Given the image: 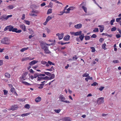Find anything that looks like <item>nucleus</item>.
I'll use <instances>...</instances> for the list:
<instances>
[{"instance_id": "44", "label": "nucleus", "mask_w": 121, "mask_h": 121, "mask_svg": "<svg viewBox=\"0 0 121 121\" xmlns=\"http://www.w3.org/2000/svg\"><path fill=\"white\" fill-rule=\"evenodd\" d=\"M89 74L88 73H85L83 74L82 75V76L83 77H87L88 76Z\"/></svg>"}, {"instance_id": "59", "label": "nucleus", "mask_w": 121, "mask_h": 121, "mask_svg": "<svg viewBox=\"0 0 121 121\" xmlns=\"http://www.w3.org/2000/svg\"><path fill=\"white\" fill-rule=\"evenodd\" d=\"M99 29L100 30V32H102L103 31V30L104 29V27L102 28H100Z\"/></svg>"}, {"instance_id": "2", "label": "nucleus", "mask_w": 121, "mask_h": 121, "mask_svg": "<svg viewBox=\"0 0 121 121\" xmlns=\"http://www.w3.org/2000/svg\"><path fill=\"white\" fill-rule=\"evenodd\" d=\"M41 48L43 50L44 52L46 54H49L51 53V52L48 49V47H46L45 45H43L41 46Z\"/></svg>"}, {"instance_id": "41", "label": "nucleus", "mask_w": 121, "mask_h": 121, "mask_svg": "<svg viewBox=\"0 0 121 121\" xmlns=\"http://www.w3.org/2000/svg\"><path fill=\"white\" fill-rule=\"evenodd\" d=\"M12 15H8L7 16H6V20H7L8 18L9 17H12Z\"/></svg>"}, {"instance_id": "48", "label": "nucleus", "mask_w": 121, "mask_h": 121, "mask_svg": "<svg viewBox=\"0 0 121 121\" xmlns=\"http://www.w3.org/2000/svg\"><path fill=\"white\" fill-rule=\"evenodd\" d=\"M15 89L13 87L12 88L10 89V91L13 93L15 91Z\"/></svg>"}, {"instance_id": "50", "label": "nucleus", "mask_w": 121, "mask_h": 121, "mask_svg": "<svg viewBox=\"0 0 121 121\" xmlns=\"http://www.w3.org/2000/svg\"><path fill=\"white\" fill-rule=\"evenodd\" d=\"M70 10H73L74 9H75V7L73 6H71L69 7Z\"/></svg>"}, {"instance_id": "39", "label": "nucleus", "mask_w": 121, "mask_h": 121, "mask_svg": "<svg viewBox=\"0 0 121 121\" xmlns=\"http://www.w3.org/2000/svg\"><path fill=\"white\" fill-rule=\"evenodd\" d=\"M94 32H98L99 31L98 29L97 28H95L93 30Z\"/></svg>"}, {"instance_id": "28", "label": "nucleus", "mask_w": 121, "mask_h": 121, "mask_svg": "<svg viewBox=\"0 0 121 121\" xmlns=\"http://www.w3.org/2000/svg\"><path fill=\"white\" fill-rule=\"evenodd\" d=\"M82 8L84 11L86 13L87 12V8L84 6H82Z\"/></svg>"}, {"instance_id": "58", "label": "nucleus", "mask_w": 121, "mask_h": 121, "mask_svg": "<svg viewBox=\"0 0 121 121\" xmlns=\"http://www.w3.org/2000/svg\"><path fill=\"white\" fill-rule=\"evenodd\" d=\"M29 30L30 31V34H31L32 35L33 34L34 32L32 30L29 29Z\"/></svg>"}, {"instance_id": "18", "label": "nucleus", "mask_w": 121, "mask_h": 121, "mask_svg": "<svg viewBox=\"0 0 121 121\" xmlns=\"http://www.w3.org/2000/svg\"><path fill=\"white\" fill-rule=\"evenodd\" d=\"M79 38L80 39L81 41H82L84 37V35L83 34L82 35H79Z\"/></svg>"}, {"instance_id": "55", "label": "nucleus", "mask_w": 121, "mask_h": 121, "mask_svg": "<svg viewBox=\"0 0 121 121\" xmlns=\"http://www.w3.org/2000/svg\"><path fill=\"white\" fill-rule=\"evenodd\" d=\"M86 4V3L85 2H83L80 4V6H82H82H84V5H85Z\"/></svg>"}, {"instance_id": "62", "label": "nucleus", "mask_w": 121, "mask_h": 121, "mask_svg": "<svg viewBox=\"0 0 121 121\" xmlns=\"http://www.w3.org/2000/svg\"><path fill=\"white\" fill-rule=\"evenodd\" d=\"M116 36L117 38H119L121 37V36L119 34H118L116 35Z\"/></svg>"}, {"instance_id": "40", "label": "nucleus", "mask_w": 121, "mask_h": 121, "mask_svg": "<svg viewBox=\"0 0 121 121\" xmlns=\"http://www.w3.org/2000/svg\"><path fill=\"white\" fill-rule=\"evenodd\" d=\"M92 50L91 52H94L95 51V48L93 47H91L90 48Z\"/></svg>"}, {"instance_id": "57", "label": "nucleus", "mask_w": 121, "mask_h": 121, "mask_svg": "<svg viewBox=\"0 0 121 121\" xmlns=\"http://www.w3.org/2000/svg\"><path fill=\"white\" fill-rule=\"evenodd\" d=\"M3 91L4 92V95H6L7 94L8 91H7L4 90Z\"/></svg>"}, {"instance_id": "45", "label": "nucleus", "mask_w": 121, "mask_h": 121, "mask_svg": "<svg viewBox=\"0 0 121 121\" xmlns=\"http://www.w3.org/2000/svg\"><path fill=\"white\" fill-rule=\"evenodd\" d=\"M98 85V83L96 82H94L93 83L91 84V86H95L96 85Z\"/></svg>"}, {"instance_id": "11", "label": "nucleus", "mask_w": 121, "mask_h": 121, "mask_svg": "<svg viewBox=\"0 0 121 121\" xmlns=\"http://www.w3.org/2000/svg\"><path fill=\"white\" fill-rule=\"evenodd\" d=\"M20 26L24 31H26V26L24 24L21 25Z\"/></svg>"}, {"instance_id": "10", "label": "nucleus", "mask_w": 121, "mask_h": 121, "mask_svg": "<svg viewBox=\"0 0 121 121\" xmlns=\"http://www.w3.org/2000/svg\"><path fill=\"white\" fill-rule=\"evenodd\" d=\"M70 36L67 35L64 37L63 39L65 41H68L70 39Z\"/></svg>"}, {"instance_id": "35", "label": "nucleus", "mask_w": 121, "mask_h": 121, "mask_svg": "<svg viewBox=\"0 0 121 121\" xmlns=\"http://www.w3.org/2000/svg\"><path fill=\"white\" fill-rule=\"evenodd\" d=\"M39 74H38L37 73H35L34 75V78H36L37 77H39Z\"/></svg>"}, {"instance_id": "16", "label": "nucleus", "mask_w": 121, "mask_h": 121, "mask_svg": "<svg viewBox=\"0 0 121 121\" xmlns=\"http://www.w3.org/2000/svg\"><path fill=\"white\" fill-rule=\"evenodd\" d=\"M63 121H71V120L70 119V117H66L64 118Z\"/></svg>"}, {"instance_id": "21", "label": "nucleus", "mask_w": 121, "mask_h": 121, "mask_svg": "<svg viewBox=\"0 0 121 121\" xmlns=\"http://www.w3.org/2000/svg\"><path fill=\"white\" fill-rule=\"evenodd\" d=\"M14 8L13 6L12 5H11L8 6L7 8L9 9H13Z\"/></svg>"}, {"instance_id": "49", "label": "nucleus", "mask_w": 121, "mask_h": 121, "mask_svg": "<svg viewBox=\"0 0 121 121\" xmlns=\"http://www.w3.org/2000/svg\"><path fill=\"white\" fill-rule=\"evenodd\" d=\"M45 30L48 33H49L50 32V30L48 28H45Z\"/></svg>"}, {"instance_id": "25", "label": "nucleus", "mask_w": 121, "mask_h": 121, "mask_svg": "<svg viewBox=\"0 0 121 121\" xmlns=\"http://www.w3.org/2000/svg\"><path fill=\"white\" fill-rule=\"evenodd\" d=\"M44 85V83H42L40 84H39L40 86L38 87V88L39 89H42L43 87V86Z\"/></svg>"}, {"instance_id": "31", "label": "nucleus", "mask_w": 121, "mask_h": 121, "mask_svg": "<svg viewBox=\"0 0 121 121\" xmlns=\"http://www.w3.org/2000/svg\"><path fill=\"white\" fill-rule=\"evenodd\" d=\"M53 4L52 2H51L49 4V5L48 6V7L52 8Z\"/></svg>"}, {"instance_id": "17", "label": "nucleus", "mask_w": 121, "mask_h": 121, "mask_svg": "<svg viewBox=\"0 0 121 121\" xmlns=\"http://www.w3.org/2000/svg\"><path fill=\"white\" fill-rule=\"evenodd\" d=\"M52 18L49 16H48L46 19L45 23H47L50 20L52 19Z\"/></svg>"}, {"instance_id": "23", "label": "nucleus", "mask_w": 121, "mask_h": 121, "mask_svg": "<svg viewBox=\"0 0 121 121\" xmlns=\"http://www.w3.org/2000/svg\"><path fill=\"white\" fill-rule=\"evenodd\" d=\"M45 45L46 47H48L47 45L48 46H50V44H47V43H41L40 44V46H42L43 45Z\"/></svg>"}, {"instance_id": "6", "label": "nucleus", "mask_w": 121, "mask_h": 121, "mask_svg": "<svg viewBox=\"0 0 121 121\" xmlns=\"http://www.w3.org/2000/svg\"><path fill=\"white\" fill-rule=\"evenodd\" d=\"M59 98L60 99V101L62 102H63L65 100V98L62 95H59Z\"/></svg>"}, {"instance_id": "5", "label": "nucleus", "mask_w": 121, "mask_h": 121, "mask_svg": "<svg viewBox=\"0 0 121 121\" xmlns=\"http://www.w3.org/2000/svg\"><path fill=\"white\" fill-rule=\"evenodd\" d=\"M6 15L4 14L2 15L0 17V19L1 21H4L6 20Z\"/></svg>"}, {"instance_id": "20", "label": "nucleus", "mask_w": 121, "mask_h": 121, "mask_svg": "<svg viewBox=\"0 0 121 121\" xmlns=\"http://www.w3.org/2000/svg\"><path fill=\"white\" fill-rule=\"evenodd\" d=\"M31 112H29L27 113L23 114L21 115V116L22 117L27 116L31 114Z\"/></svg>"}, {"instance_id": "29", "label": "nucleus", "mask_w": 121, "mask_h": 121, "mask_svg": "<svg viewBox=\"0 0 121 121\" xmlns=\"http://www.w3.org/2000/svg\"><path fill=\"white\" fill-rule=\"evenodd\" d=\"M5 76L7 78H9L10 77V74L8 73H5Z\"/></svg>"}, {"instance_id": "54", "label": "nucleus", "mask_w": 121, "mask_h": 121, "mask_svg": "<svg viewBox=\"0 0 121 121\" xmlns=\"http://www.w3.org/2000/svg\"><path fill=\"white\" fill-rule=\"evenodd\" d=\"M104 40V39L102 38H100L99 40V41L100 42L102 43Z\"/></svg>"}, {"instance_id": "61", "label": "nucleus", "mask_w": 121, "mask_h": 121, "mask_svg": "<svg viewBox=\"0 0 121 121\" xmlns=\"http://www.w3.org/2000/svg\"><path fill=\"white\" fill-rule=\"evenodd\" d=\"M18 100L20 101H24L25 100L24 99H19Z\"/></svg>"}, {"instance_id": "56", "label": "nucleus", "mask_w": 121, "mask_h": 121, "mask_svg": "<svg viewBox=\"0 0 121 121\" xmlns=\"http://www.w3.org/2000/svg\"><path fill=\"white\" fill-rule=\"evenodd\" d=\"M113 62L115 63H118L119 62V61L118 60H113Z\"/></svg>"}, {"instance_id": "60", "label": "nucleus", "mask_w": 121, "mask_h": 121, "mask_svg": "<svg viewBox=\"0 0 121 121\" xmlns=\"http://www.w3.org/2000/svg\"><path fill=\"white\" fill-rule=\"evenodd\" d=\"M104 88V87L101 86L100 88H99V89L100 91H101L103 90Z\"/></svg>"}, {"instance_id": "15", "label": "nucleus", "mask_w": 121, "mask_h": 121, "mask_svg": "<svg viewBox=\"0 0 121 121\" xmlns=\"http://www.w3.org/2000/svg\"><path fill=\"white\" fill-rule=\"evenodd\" d=\"M64 37V33H63L60 34L58 38L60 40L62 39Z\"/></svg>"}, {"instance_id": "4", "label": "nucleus", "mask_w": 121, "mask_h": 121, "mask_svg": "<svg viewBox=\"0 0 121 121\" xmlns=\"http://www.w3.org/2000/svg\"><path fill=\"white\" fill-rule=\"evenodd\" d=\"M104 98L102 97L98 98L97 101V103L98 104L103 103L104 102Z\"/></svg>"}, {"instance_id": "52", "label": "nucleus", "mask_w": 121, "mask_h": 121, "mask_svg": "<svg viewBox=\"0 0 121 121\" xmlns=\"http://www.w3.org/2000/svg\"><path fill=\"white\" fill-rule=\"evenodd\" d=\"M97 37V35L95 34H93L91 36V38H95Z\"/></svg>"}, {"instance_id": "3", "label": "nucleus", "mask_w": 121, "mask_h": 121, "mask_svg": "<svg viewBox=\"0 0 121 121\" xmlns=\"http://www.w3.org/2000/svg\"><path fill=\"white\" fill-rule=\"evenodd\" d=\"M1 43L5 44H9L10 43L9 40L7 38H4L1 41Z\"/></svg>"}, {"instance_id": "24", "label": "nucleus", "mask_w": 121, "mask_h": 121, "mask_svg": "<svg viewBox=\"0 0 121 121\" xmlns=\"http://www.w3.org/2000/svg\"><path fill=\"white\" fill-rule=\"evenodd\" d=\"M52 12V9H49L47 11V14H49L51 13Z\"/></svg>"}, {"instance_id": "27", "label": "nucleus", "mask_w": 121, "mask_h": 121, "mask_svg": "<svg viewBox=\"0 0 121 121\" xmlns=\"http://www.w3.org/2000/svg\"><path fill=\"white\" fill-rule=\"evenodd\" d=\"M29 59V58L28 57H26L24 58H22V61H26Z\"/></svg>"}, {"instance_id": "9", "label": "nucleus", "mask_w": 121, "mask_h": 121, "mask_svg": "<svg viewBox=\"0 0 121 121\" xmlns=\"http://www.w3.org/2000/svg\"><path fill=\"white\" fill-rule=\"evenodd\" d=\"M28 74V73L27 72H26L24 73L22 75V77L21 78V79L22 80H25V79L24 78H25L26 76Z\"/></svg>"}, {"instance_id": "1", "label": "nucleus", "mask_w": 121, "mask_h": 121, "mask_svg": "<svg viewBox=\"0 0 121 121\" xmlns=\"http://www.w3.org/2000/svg\"><path fill=\"white\" fill-rule=\"evenodd\" d=\"M7 26L8 29L9 30V31H12L17 33H20L22 32L21 30H18L17 29V28H14L13 27L11 26Z\"/></svg>"}, {"instance_id": "7", "label": "nucleus", "mask_w": 121, "mask_h": 121, "mask_svg": "<svg viewBox=\"0 0 121 121\" xmlns=\"http://www.w3.org/2000/svg\"><path fill=\"white\" fill-rule=\"evenodd\" d=\"M18 107L17 105H13L12 107L10 108V110L13 111L16 110L18 108Z\"/></svg>"}, {"instance_id": "22", "label": "nucleus", "mask_w": 121, "mask_h": 121, "mask_svg": "<svg viewBox=\"0 0 121 121\" xmlns=\"http://www.w3.org/2000/svg\"><path fill=\"white\" fill-rule=\"evenodd\" d=\"M51 77L50 78L49 77V80H51L55 78V75L54 74H52L51 75Z\"/></svg>"}, {"instance_id": "8", "label": "nucleus", "mask_w": 121, "mask_h": 121, "mask_svg": "<svg viewBox=\"0 0 121 121\" xmlns=\"http://www.w3.org/2000/svg\"><path fill=\"white\" fill-rule=\"evenodd\" d=\"M82 25L80 23L75 25L74 26V27L77 29H80L82 27Z\"/></svg>"}, {"instance_id": "34", "label": "nucleus", "mask_w": 121, "mask_h": 121, "mask_svg": "<svg viewBox=\"0 0 121 121\" xmlns=\"http://www.w3.org/2000/svg\"><path fill=\"white\" fill-rule=\"evenodd\" d=\"M55 112L57 113H59L60 111V109H55L54 110Z\"/></svg>"}, {"instance_id": "46", "label": "nucleus", "mask_w": 121, "mask_h": 121, "mask_svg": "<svg viewBox=\"0 0 121 121\" xmlns=\"http://www.w3.org/2000/svg\"><path fill=\"white\" fill-rule=\"evenodd\" d=\"M25 22L28 25H29L30 24V22L28 21H27L26 20H24Z\"/></svg>"}, {"instance_id": "64", "label": "nucleus", "mask_w": 121, "mask_h": 121, "mask_svg": "<svg viewBox=\"0 0 121 121\" xmlns=\"http://www.w3.org/2000/svg\"><path fill=\"white\" fill-rule=\"evenodd\" d=\"M29 71L31 73H34V71L32 69H31L29 70Z\"/></svg>"}, {"instance_id": "42", "label": "nucleus", "mask_w": 121, "mask_h": 121, "mask_svg": "<svg viewBox=\"0 0 121 121\" xmlns=\"http://www.w3.org/2000/svg\"><path fill=\"white\" fill-rule=\"evenodd\" d=\"M42 78L43 79L45 80H49V77L48 76H46L45 77H42Z\"/></svg>"}, {"instance_id": "19", "label": "nucleus", "mask_w": 121, "mask_h": 121, "mask_svg": "<svg viewBox=\"0 0 121 121\" xmlns=\"http://www.w3.org/2000/svg\"><path fill=\"white\" fill-rule=\"evenodd\" d=\"M67 8L66 7H65L64 8V9L63 10V11L62 12H60V13H61V14H60L59 15H62L64 13H65V10H67Z\"/></svg>"}, {"instance_id": "38", "label": "nucleus", "mask_w": 121, "mask_h": 121, "mask_svg": "<svg viewBox=\"0 0 121 121\" xmlns=\"http://www.w3.org/2000/svg\"><path fill=\"white\" fill-rule=\"evenodd\" d=\"M48 64H49L50 65H55V64L54 63H53L52 62L49 61H48Z\"/></svg>"}, {"instance_id": "43", "label": "nucleus", "mask_w": 121, "mask_h": 121, "mask_svg": "<svg viewBox=\"0 0 121 121\" xmlns=\"http://www.w3.org/2000/svg\"><path fill=\"white\" fill-rule=\"evenodd\" d=\"M117 30V28L116 27L112 28L111 29V31H116Z\"/></svg>"}, {"instance_id": "13", "label": "nucleus", "mask_w": 121, "mask_h": 121, "mask_svg": "<svg viewBox=\"0 0 121 121\" xmlns=\"http://www.w3.org/2000/svg\"><path fill=\"white\" fill-rule=\"evenodd\" d=\"M82 32V31L80 30L77 32H75V33H74V35L78 36L80 35L81 34Z\"/></svg>"}, {"instance_id": "51", "label": "nucleus", "mask_w": 121, "mask_h": 121, "mask_svg": "<svg viewBox=\"0 0 121 121\" xmlns=\"http://www.w3.org/2000/svg\"><path fill=\"white\" fill-rule=\"evenodd\" d=\"M121 20V17L116 18V21L117 22H119V21Z\"/></svg>"}, {"instance_id": "63", "label": "nucleus", "mask_w": 121, "mask_h": 121, "mask_svg": "<svg viewBox=\"0 0 121 121\" xmlns=\"http://www.w3.org/2000/svg\"><path fill=\"white\" fill-rule=\"evenodd\" d=\"M73 60H75L77 59V57L76 56H74L73 57Z\"/></svg>"}, {"instance_id": "33", "label": "nucleus", "mask_w": 121, "mask_h": 121, "mask_svg": "<svg viewBox=\"0 0 121 121\" xmlns=\"http://www.w3.org/2000/svg\"><path fill=\"white\" fill-rule=\"evenodd\" d=\"M106 44L105 43L103 44L102 45V48L104 50H105L106 49Z\"/></svg>"}, {"instance_id": "14", "label": "nucleus", "mask_w": 121, "mask_h": 121, "mask_svg": "<svg viewBox=\"0 0 121 121\" xmlns=\"http://www.w3.org/2000/svg\"><path fill=\"white\" fill-rule=\"evenodd\" d=\"M41 100V98L39 96L37 98L35 99V101L36 102L38 103L40 102Z\"/></svg>"}, {"instance_id": "12", "label": "nucleus", "mask_w": 121, "mask_h": 121, "mask_svg": "<svg viewBox=\"0 0 121 121\" xmlns=\"http://www.w3.org/2000/svg\"><path fill=\"white\" fill-rule=\"evenodd\" d=\"M38 62V61L35 60H34L30 62L29 63V64L30 65L32 66Z\"/></svg>"}, {"instance_id": "53", "label": "nucleus", "mask_w": 121, "mask_h": 121, "mask_svg": "<svg viewBox=\"0 0 121 121\" xmlns=\"http://www.w3.org/2000/svg\"><path fill=\"white\" fill-rule=\"evenodd\" d=\"M70 10L69 8L67 9V11H66L65 13H69V12Z\"/></svg>"}, {"instance_id": "26", "label": "nucleus", "mask_w": 121, "mask_h": 121, "mask_svg": "<svg viewBox=\"0 0 121 121\" xmlns=\"http://www.w3.org/2000/svg\"><path fill=\"white\" fill-rule=\"evenodd\" d=\"M84 37L85 40H89L90 39V36L88 35H86Z\"/></svg>"}, {"instance_id": "30", "label": "nucleus", "mask_w": 121, "mask_h": 121, "mask_svg": "<svg viewBox=\"0 0 121 121\" xmlns=\"http://www.w3.org/2000/svg\"><path fill=\"white\" fill-rule=\"evenodd\" d=\"M24 107L27 109H29L30 108V105L29 104H26L24 106Z\"/></svg>"}, {"instance_id": "36", "label": "nucleus", "mask_w": 121, "mask_h": 121, "mask_svg": "<svg viewBox=\"0 0 121 121\" xmlns=\"http://www.w3.org/2000/svg\"><path fill=\"white\" fill-rule=\"evenodd\" d=\"M40 76H39L38 77V79H37V81H40L42 80L43 79L42 77H40Z\"/></svg>"}, {"instance_id": "32", "label": "nucleus", "mask_w": 121, "mask_h": 121, "mask_svg": "<svg viewBox=\"0 0 121 121\" xmlns=\"http://www.w3.org/2000/svg\"><path fill=\"white\" fill-rule=\"evenodd\" d=\"M28 48H24L20 50L22 52H23L24 51H25L28 49Z\"/></svg>"}, {"instance_id": "47", "label": "nucleus", "mask_w": 121, "mask_h": 121, "mask_svg": "<svg viewBox=\"0 0 121 121\" xmlns=\"http://www.w3.org/2000/svg\"><path fill=\"white\" fill-rule=\"evenodd\" d=\"M115 21L114 19H113L111 20L110 21V24L111 25H112L113 24V23Z\"/></svg>"}, {"instance_id": "37", "label": "nucleus", "mask_w": 121, "mask_h": 121, "mask_svg": "<svg viewBox=\"0 0 121 121\" xmlns=\"http://www.w3.org/2000/svg\"><path fill=\"white\" fill-rule=\"evenodd\" d=\"M44 73H45V74L48 76H50L51 75V73L49 72H44Z\"/></svg>"}]
</instances>
